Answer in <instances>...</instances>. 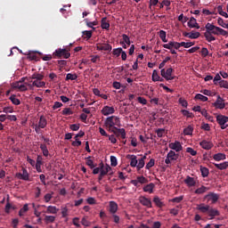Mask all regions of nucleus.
<instances>
[{
  "label": "nucleus",
  "instance_id": "nucleus-1",
  "mask_svg": "<svg viewBox=\"0 0 228 228\" xmlns=\"http://www.w3.org/2000/svg\"><path fill=\"white\" fill-rule=\"evenodd\" d=\"M104 126L105 127H107V129H109L110 133H113V134H116L118 138V136H121L122 140H126V129L118 128L120 127V126H122L120 124V118L117 116L108 117L105 119Z\"/></svg>",
  "mask_w": 228,
  "mask_h": 228
},
{
  "label": "nucleus",
  "instance_id": "nucleus-2",
  "mask_svg": "<svg viewBox=\"0 0 228 228\" xmlns=\"http://www.w3.org/2000/svg\"><path fill=\"white\" fill-rule=\"evenodd\" d=\"M205 28L207 29V31H210L212 35H222L223 37L228 36L227 30H224V28L216 27L211 23H207Z\"/></svg>",
  "mask_w": 228,
  "mask_h": 228
},
{
  "label": "nucleus",
  "instance_id": "nucleus-3",
  "mask_svg": "<svg viewBox=\"0 0 228 228\" xmlns=\"http://www.w3.org/2000/svg\"><path fill=\"white\" fill-rule=\"evenodd\" d=\"M54 58H64L65 60H69L70 58V47L66 46L65 48L56 49L53 53Z\"/></svg>",
  "mask_w": 228,
  "mask_h": 228
},
{
  "label": "nucleus",
  "instance_id": "nucleus-4",
  "mask_svg": "<svg viewBox=\"0 0 228 228\" xmlns=\"http://www.w3.org/2000/svg\"><path fill=\"white\" fill-rule=\"evenodd\" d=\"M172 72H174V69L172 68H168L167 70H165V69L160 70V74L166 81H173V79H175V77L172 76Z\"/></svg>",
  "mask_w": 228,
  "mask_h": 228
},
{
  "label": "nucleus",
  "instance_id": "nucleus-5",
  "mask_svg": "<svg viewBox=\"0 0 228 228\" xmlns=\"http://www.w3.org/2000/svg\"><path fill=\"white\" fill-rule=\"evenodd\" d=\"M216 122L220 125L221 129H227L228 125L226 124L228 122V117L224 115H218L216 116Z\"/></svg>",
  "mask_w": 228,
  "mask_h": 228
},
{
  "label": "nucleus",
  "instance_id": "nucleus-6",
  "mask_svg": "<svg viewBox=\"0 0 228 228\" xmlns=\"http://www.w3.org/2000/svg\"><path fill=\"white\" fill-rule=\"evenodd\" d=\"M22 173H16L15 177L17 179H21V181H29V173H28V169L22 167Z\"/></svg>",
  "mask_w": 228,
  "mask_h": 228
},
{
  "label": "nucleus",
  "instance_id": "nucleus-7",
  "mask_svg": "<svg viewBox=\"0 0 228 228\" xmlns=\"http://www.w3.org/2000/svg\"><path fill=\"white\" fill-rule=\"evenodd\" d=\"M100 174H102V175H108V174L111 175L113 174V172H111V167H110V165L104 166V164L102 162L100 163Z\"/></svg>",
  "mask_w": 228,
  "mask_h": 228
},
{
  "label": "nucleus",
  "instance_id": "nucleus-8",
  "mask_svg": "<svg viewBox=\"0 0 228 228\" xmlns=\"http://www.w3.org/2000/svg\"><path fill=\"white\" fill-rule=\"evenodd\" d=\"M214 106L217 110H224V108H225V101L224 98H221V96L218 95L216 101L214 103Z\"/></svg>",
  "mask_w": 228,
  "mask_h": 228
},
{
  "label": "nucleus",
  "instance_id": "nucleus-9",
  "mask_svg": "<svg viewBox=\"0 0 228 228\" xmlns=\"http://www.w3.org/2000/svg\"><path fill=\"white\" fill-rule=\"evenodd\" d=\"M169 149H172V151H175V152H181L183 151V145H181L180 142H175L169 143Z\"/></svg>",
  "mask_w": 228,
  "mask_h": 228
},
{
  "label": "nucleus",
  "instance_id": "nucleus-10",
  "mask_svg": "<svg viewBox=\"0 0 228 228\" xmlns=\"http://www.w3.org/2000/svg\"><path fill=\"white\" fill-rule=\"evenodd\" d=\"M140 203L146 208H152V201L149 198H145V196H142L139 199Z\"/></svg>",
  "mask_w": 228,
  "mask_h": 228
},
{
  "label": "nucleus",
  "instance_id": "nucleus-11",
  "mask_svg": "<svg viewBox=\"0 0 228 228\" xmlns=\"http://www.w3.org/2000/svg\"><path fill=\"white\" fill-rule=\"evenodd\" d=\"M102 113L104 115V117H108V115H113V113H115V108L104 106L102 110Z\"/></svg>",
  "mask_w": 228,
  "mask_h": 228
},
{
  "label": "nucleus",
  "instance_id": "nucleus-12",
  "mask_svg": "<svg viewBox=\"0 0 228 228\" xmlns=\"http://www.w3.org/2000/svg\"><path fill=\"white\" fill-rule=\"evenodd\" d=\"M126 159L130 160V167H136L138 165V159L136 155H126Z\"/></svg>",
  "mask_w": 228,
  "mask_h": 228
},
{
  "label": "nucleus",
  "instance_id": "nucleus-13",
  "mask_svg": "<svg viewBox=\"0 0 228 228\" xmlns=\"http://www.w3.org/2000/svg\"><path fill=\"white\" fill-rule=\"evenodd\" d=\"M12 88H14V90H20V92H27L28 90V86L22 84H20V82H15L12 84Z\"/></svg>",
  "mask_w": 228,
  "mask_h": 228
},
{
  "label": "nucleus",
  "instance_id": "nucleus-14",
  "mask_svg": "<svg viewBox=\"0 0 228 228\" xmlns=\"http://www.w3.org/2000/svg\"><path fill=\"white\" fill-rule=\"evenodd\" d=\"M113 47L110 44H99L96 46L97 51H111Z\"/></svg>",
  "mask_w": 228,
  "mask_h": 228
},
{
  "label": "nucleus",
  "instance_id": "nucleus-15",
  "mask_svg": "<svg viewBox=\"0 0 228 228\" xmlns=\"http://www.w3.org/2000/svg\"><path fill=\"white\" fill-rule=\"evenodd\" d=\"M185 184L189 187L191 188L197 184V182L195 181V178L188 175L186 176V179L184 180Z\"/></svg>",
  "mask_w": 228,
  "mask_h": 228
},
{
  "label": "nucleus",
  "instance_id": "nucleus-16",
  "mask_svg": "<svg viewBox=\"0 0 228 228\" xmlns=\"http://www.w3.org/2000/svg\"><path fill=\"white\" fill-rule=\"evenodd\" d=\"M211 207L209 205H205L204 203H201L200 205H197L196 209L198 211H200L201 213H208Z\"/></svg>",
  "mask_w": 228,
  "mask_h": 228
},
{
  "label": "nucleus",
  "instance_id": "nucleus-17",
  "mask_svg": "<svg viewBox=\"0 0 228 228\" xmlns=\"http://www.w3.org/2000/svg\"><path fill=\"white\" fill-rule=\"evenodd\" d=\"M208 216H210V220H213V218H215V216H220V211H218L216 208H210L208 209Z\"/></svg>",
  "mask_w": 228,
  "mask_h": 228
},
{
  "label": "nucleus",
  "instance_id": "nucleus-18",
  "mask_svg": "<svg viewBox=\"0 0 228 228\" xmlns=\"http://www.w3.org/2000/svg\"><path fill=\"white\" fill-rule=\"evenodd\" d=\"M207 199H209V200L212 201V204H216V202H218L219 196L216 193L210 192L206 196Z\"/></svg>",
  "mask_w": 228,
  "mask_h": 228
},
{
  "label": "nucleus",
  "instance_id": "nucleus-19",
  "mask_svg": "<svg viewBox=\"0 0 228 228\" xmlns=\"http://www.w3.org/2000/svg\"><path fill=\"white\" fill-rule=\"evenodd\" d=\"M37 126L41 127V129H45V127H47V119L45 117H40Z\"/></svg>",
  "mask_w": 228,
  "mask_h": 228
},
{
  "label": "nucleus",
  "instance_id": "nucleus-20",
  "mask_svg": "<svg viewBox=\"0 0 228 228\" xmlns=\"http://www.w3.org/2000/svg\"><path fill=\"white\" fill-rule=\"evenodd\" d=\"M200 147L202 149H205V151H209L210 149H213V143L208 142V141H202L200 142Z\"/></svg>",
  "mask_w": 228,
  "mask_h": 228
},
{
  "label": "nucleus",
  "instance_id": "nucleus-21",
  "mask_svg": "<svg viewBox=\"0 0 228 228\" xmlns=\"http://www.w3.org/2000/svg\"><path fill=\"white\" fill-rule=\"evenodd\" d=\"M118 211V205L115 201L110 202V213H112V215H115Z\"/></svg>",
  "mask_w": 228,
  "mask_h": 228
},
{
  "label": "nucleus",
  "instance_id": "nucleus-22",
  "mask_svg": "<svg viewBox=\"0 0 228 228\" xmlns=\"http://www.w3.org/2000/svg\"><path fill=\"white\" fill-rule=\"evenodd\" d=\"M204 37H205L206 40L208 42H215V40H216V38L213 36L211 31H209L208 29L204 33Z\"/></svg>",
  "mask_w": 228,
  "mask_h": 228
},
{
  "label": "nucleus",
  "instance_id": "nucleus-23",
  "mask_svg": "<svg viewBox=\"0 0 228 228\" xmlns=\"http://www.w3.org/2000/svg\"><path fill=\"white\" fill-rule=\"evenodd\" d=\"M32 86H36L37 88H45V82L42 80H34L32 82Z\"/></svg>",
  "mask_w": 228,
  "mask_h": 228
},
{
  "label": "nucleus",
  "instance_id": "nucleus-24",
  "mask_svg": "<svg viewBox=\"0 0 228 228\" xmlns=\"http://www.w3.org/2000/svg\"><path fill=\"white\" fill-rule=\"evenodd\" d=\"M154 183H151L143 187V191H145L146 193H152L154 191Z\"/></svg>",
  "mask_w": 228,
  "mask_h": 228
},
{
  "label": "nucleus",
  "instance_id": "nucleus-25",
  "mask_svg": "<svg viewBox=\"0 0 228 228\" xmlns=\"http://www.w3.org/2000/svg\"><path fill=\"white\" fill-rule=\"evenodd\" d=\"M153 202L157 206V208H163L165 206V202H163L161 199H159V197L158 196H155L153 198Z\"/></svg>",
  "mask_w": 228,
  "mask_h": 228
},
{
  "label": "nucleus",
  "instance_id": "nucleus-26",
  "mask_svg": "<svg viewBox=\"0 0 228 228\" xmlns=\"http://www.w3.org/2000/svg\"><path fill=\"white\" fill-rule=\"evenodd\" d=\"M60 211L56 207L54 206H48L45 213H48L49 215H56Z\"/></svg>",
  "mask_w": 228,
  "mask_h": 228
},
{
  "label": "nucleus",
  "instance_id": "nucleus-27",
  "mask_svg": "<svg viewBox=\"0 0 228 228\" xmlns=\"http://www.w3.org/2000/svg\"><path fill=\"white\" fill-rule=\"evenodd\" d=\"M214 166H215L216 168H217L218 170H226V168H227V167H228V161H224V162L220 163V164L214 163Z\"/></svg>",
  "mask_w": 228,
  "mask_h": 228
},
{
  "label": "nucleus",
  "instance_id": "nucleus-28",
  "mask_svg": "<svg viewBox=\"0 0 228 228\" xmlns=\"http://www.w3.org/2000/svg\"><path fill=\"white\" fill-rule=\"evenodd\" d=\"M167 157L170 158L171 161H177V159H179V154H176L174 151H170L167 153Z\"/></svg>",
  "mask_w": 228,
  "mask_h": 228
},
{
  "label": "nucleus",
  "instance_id": "nucleus-29",
  "mask_svg": "<svg viewBox=\"0 0 228 228\" xmlns=\"http://www.w3.org/2000/svg\"><path fill=\"white\" fill-rule=\"evenodd\" d=\"M213 159L215 161H224V159H226V156L224 153H217L213 156Z\"/></svg>",
  "mask_w": 228,
  "mask_h": 228
},
{
  "label": "nucleus",
  "instance_id": "nucleus-30",
  "mask_svg": "<svg viewBox=\"0 0 228 228\" xmlns=\"http://www.w3.org/2000/svg\"><path fill=\"white\" fill-rule=\"evenodd\" d=\"M84 21L86 22L87 28H91L94 30H95V28H94V26H97V24H99L97 20L89 21L88 19H85Z\"/></svg>",
  "mask_w": 228,
  "mask_h": 228
},
{
  "label": "nucleus",
  "instance_id": "nucleus-31",
  "mask_svg": "<svg viewBox=\"0 0 228 228\" xmlns=\"http://www.w3.org/2000/svg\"><path fill=\"white\" fill-rule=\"evenodd\" d=\"M208 190H209V188L202 185L201 187L198 188L194 193H196L197 195H202V193H206L208 191Z\"/></svg>",
  "mask_w": 228,
  "mask_h": 228
},
{
  "label": "nucleus",
  "instance_id": "nucleus-32",
  "mask_svg": "<svg viewBox=\"0 0 228 228\" xmlns=\"http://www.w3.org/2000/svg\"><path fill=\"white\" fill-rule=\"evenodd\" d=\"M101 28H102V29H110V22H108L107 18L102 19Z\"/></svg>",
  "mask_w": 228,
  "mask_h": 228
},
{
  "label": "nucleus",
  "instance_id": "nucleus-33",
  "mask_svg": "<svg viewBox=\"0 0 228 228\" xmlns=\"http://www.w3.org/2000/svg\"><path fill=\"white\" fill-rule=\"evenodd\" d=\"M40 149L42 151L43 156L47 158V156H49V150L47 149V145L44 144V143H41L40 144Z\"/></svg>",
  "mask_w": 228,
  "mask_h": 228
},
{
  "label": "nucleus",
  "instance_id": "nucleus-34",
  "mask_svg": "<svg viewBox=\"0 0 228 228\" xmlns=\"http://www.w3.org/2000/svg\"><path fill=\"white\" fill-rule=\"evenodd\" d=\"M183 134L187 136L193 134V126L189 125L186 128L183 129Z\"/></svg>",
  "mask_w": 228,
  "mask_h": 228
},
{
  "label": "nucleus",
  "instance_id": "nucleus-35",
  "mask_svg": "<svg viewBox=\"0 0 228 228\" xmlns=\"http://www.w3.org/2000/svg\"><path fill=\"white\" fill-rule=\"evenodd\" d=\"M200 170L202 177H208L209 175V169L208 167L200 166Z\"/></svg>",
  "mask_w": 228,
  "mask_h": 228
},
{
  "label": "nucleus",
  "instance_id": "nucleus-36",
  "mask_svg": "<svg viewBox=\"0 0 228 228\" xmlns=\"http://www.w3.org/2000/svg\"><path fill=\"white\" fill-rule=\"evenodd\" d=\"M54 220H56V216H45V224H54Z\"/></svg>",
  "mask_w": 228,
  "mask_h": 228
},
{
  "label": "nucleus",
  "instance_id": "nucleus-37",
  "mask_svg": "<svg viewBox=\"0 0 228 228\" xmlns=\"http://www.w3.org/2000/svg\"><path fill=\"white\" fill-rule=\"evenodd\" d=\"M9 99L15 106H19V104H20V100L17 99L15 94H12Z\"/></svg>",
  "mask_w": 228,
  "mask_h": 228
},
{
  "label": "nucleus",
  "instance_id": "nucleus-38",
  "mask_svg": "<svg viewBox=\"0 0 228 228\" xmlns=\"http://www.w3.org/2000/svg\"><path fill=\"white\" fill-rule=\"evenodd\" d=\"M30 79H35L37 81H42V79H44V75L40 74V73H34L31 77Z\"/></svg>",
  "mask_w": 228,
  "mask_h": 228
},
{
  "label": "nucleus",
  "instance_id": "nucleus-39",
  "mask_svg": "<svg viewBox=\"0 0 228 228\" xmlns=\"http://www.w3.org/2000/svg\"><path fill=\"white\" fill-rule=\"evenodd\" d=\"M29 211V208L28 207V204H25L22 208L19 211V216H24V213H28Z\"/></svg>",
  "mask_w": 228,
  "mask_h": 228
},
{
  "label": "nucleus",
  "instance_id": "nucleus-40",
  "mask_svg": "<svg viewBox=\"0 0 228 228\" xmlns=\"http://www.w3.org/2000/svg\"><path fill=\"white\" fill-rule=\"evenodd\" d=\"M195 99L198 101H201L202 102H208V99L207 96H204L201 94H198L195 95Z\"/></svg>",
  "mask_w": 228,
  "mask_h": 228
},
{
  "label": "nucleus",
  "instance_id": "nucleus-41",
  "mask_svg": "<svg viewBox=\"0 0 228 228\" xmlns=\"http://www.w3.org/2000/svg\"><path fill=\"white\" fill-rule=\"evenodd\" d=\"M77 79V76L76 74L68 73L66 75V81H76Z\"/></svg>",
  "mask_w": 228,
  "mask_h": 228
},
{
  "label": "nucleus",
  "instance_id": "nucleus-42",
  "mask_svg": "<svg viewBox=\"0 0 228 228\" xmlns=\"http://www.w3.org/2000/svg\"><path fill=\"white\" fill-rule=\"evenodd\" d=\"M159 37L160 40H162V42H165V43L167 42V32L165 30H160L159 32Z\"/></svg>",
  "mask_w": 228,
  "mask_h": 228
},
{
  "label": "nucleus",
  "instance_id": "nucleus-43",
  "mask_svg": "<svg viewBox=\"0 0 228 228\" xmlns=\"http://www.w3.org/2000/svg\"><path fill=\"white\" fill-rule=\"evenodd\" d=\"M144 167H145V161L143 160V159H139L137 160V166H136L137 170H142V168H143Z\"/></svg>",
  "mask_w": 228,
  "mask_h": 228
},
{
  "label": "nucleus",
  "instance_id": "nucleus-44",
  "mask_svg": "<svg viewBox=\"0 0 228 228\" xmlns=\"http://www.w3.org/2000/svg\"><path fill=\"white\" fill-rule=\"evenodd\" d=\"M195 24H197V19L191 17L187 23L188 28H193V27H195Z\"/></svg>",
  "mask_w": 228,
  "mask_h": 228
},
{
  "label": "nucleus",
  "instance_id": "nucleus-45",
  "mask_svg": "<svg viewBox=\"0 0 228 228\" xmlns=\"http://www.w3.org/2000/svg\"><path fill=\"white\" fill-rule=\"evenodd\" d=\"M62 115H65L66 117H69V115H74V111L70 108H65L61 111Z\"/></svg>",
  "mask_w": 228,
  "mask_h": 228
},
{
  "label": "nucleus",
  "instance_id": "nucleus-46",
  "mask_svg": "<svg viewBox=\"0 0 228 228\" xmlns=\"http://www.w3.org/2000/svg\"><path fill=\"white\" fill-rule=\"evenodd\" d=\"M217 12L219 15H222V17H225V19H228V14L227 12H224V8L222 7V5H219L217 7Z\"/></svg>",
  "mask_w": 228,
  "mask_h": 228
},
{
  "label": "nucleus",
  "instance_id": "nucleus-47",
  "mask_svg": "<svg viewBox=\"0 0 228 228\" xmlns=\"http://www.w3.org/2000/svg\"><path fill=\"white\" fill-rule=\"evenodd\" d=\"M199 37H200V32H195L193 30L190 32L189 38L197 39Z\"/></svg>",
  "mask_w": 228,
  "mask_h": 228
},
{
  "label": "nucleus",
  "instance_id": "nucleus-48",
  "mask_svg": "<svg viewBox=\"0 0 228 228\" xmlns=\"http://www.w3.org/2000/svg\"><path fill=\"white\" fill-rule=\"evenodd\" d=\"M122 48H115V49H113V51H112V54L114 55V56H117V58H118V56H120V54H122Z\"/></svg>",
  "mask_w": 228,
  "mask_h": 228
},
{
  "label": "nucleus",
  "instance_id": "nucleus-49",
  "mask_svg": "<svg viewBox=\"0 0 228 228\" xmlns=\"http://www.w3.org/2000/svg\"><path fill=\"white\" fill-rule=\"evenodd\" d=\"M122 38H123L124 44H126V45H131V39L129 38V37L127 35L123 34Z\"/></svg>",
  "mask_w": 228,
  "mask_h": 228
},
{
  "label": "nucleus",
  "instance_id": "nucleus-50",
  "mask_svg": "<svg viewBox=\"0 0 228 228\" xmlns=\"http://www.w3.org/2000/svg\"><path fill=\"white\" fill-rule=\"evenodd\" d=\"M180 45H182V47H184L185 49H188V48L191 47L192 45H195V43H193V42H188V43L181 42Z\"/></svg>",
  "mask_w": 228,
  "mask_h": 228
},
{
  "label": "nucleus",
  "instance_id": "nucleus-51",
  "mask_svg": "<svg viewBox=\"0 0 228 228\" xmlns=\"http://www.w3.org/2000/svg\"><path fill=\"white\" fill-rule=\"evenodd\" d=\"M92 157H87L86 165H87V167H89L90 168H94L95 166L94 165V160L91 159Z\"/></svg>",
  "mask_w": 228,
  "mask_h": 228
},
{
  "label": "nucleus",
  "instance_id": "nucleus-52",
  "mask_svg": "<svg viewBox=\"0 0 228 228\" xmlns=\"http://www.w3.org/2000/svg\"><path fill=\"white\" fill-rule=\"evenodd\" d=\"M155 165V160L154 159H151L147 164H146V170H151V168H152V167H154Z\"/></svg>",
  "mask_w": 228,
  "mask_h": 228
},
{
  "label": "nucleus",
  "instance_id": "nucleus-53",
  "mask_svg": "<svg viewBox=\"0 0 228 228\" xmlns=\"http://www.w3.org/2000/svg\"><path fill=\"white\" fill-rule=\"evenodd\" d=\"M182 113L184 117H187L188 118H193V113L190 112L186 110H182Z\"/></svg>",
  "mask_w": 228,
  "mask_h": 228
},
{
  "label": "nucleus",
  "instance_id": "nucleus-54",
  "mask_svg": "<svg viewBox=\"0 0 228 228\" xmlns=\"http://www.w3.org/2000/svg\"><path fill=\"white\" fill-rule=\"evenodd\" d=\"M137 181H139L140 184H145V183H149V180H147V178H145L143 175L137 176Z\"/></svg>",
  "mask_w": 228,
  "mask_h": 228
},
{
  "label": "nucleus",
  "instance_id": "nucleus-55",
  "mask_svg": "<svg viewBox=\"0 0 228 228\" xmlns=\"http://www.w3.org/2000/svg\"><path fill=\"white\" fill-rule=\"evenodd\" d=\"M178 102L183 108H188V102L184 98H179Z\"/></svg>",
  "mask_w": 228,
  "mask_h": 228
},
{
  "label": "nucleus",
  "instance_id": "nucleus-56",
  "mask_svg": "<svg viewBox=\"0 0 228 228\" xmlns=\"http://www.w3.org/2000/svg\"><path fill=\"white\" fill-rule=\"evenodd\" d=\"M157 136L159 138H163V134H165V129L164 128H159L156 130Z\"/></svg>",
  "mask_w": 228,
  "mask_h": 228
},
{
  "label": "nucleus",
  "instance_id": "nucleus-57",
  "mask_svg": "<svg viewBox=\"0 0 228 228\" xmlns=\"http://www.w3.org/2000/svg\"><path fill=\"white\" fill-rule=\"evenodd\" d=\"M220 88H226L228 90V82L227 80H221L219 81Z\"/></svg>",
  "mask_w": 228,
  "mask_h": 228
},
{
  "label": "nucleus",
  "instance_id": "nucleus-58",
  "mask_svg": "<svg viewBox=\"0 0 228 228\" xmlns=\"http://www.w3.org/2000/svg\"><path fill=\"white\" fill-rule=\"evenodd\" d=\"M110 165L111 167H117V165H118V162L117 161V157L110 156Z\"/></svg>",
  "mask_w": 228,
  "mask_h": 228
},
{
  "label": "nucleus",
  "instance_id": "nucleus-59",
  "mask_svg": "<svg viewBox=\"0 0 228 228\" xmlns=\"http://www.w3.org/2000/svg\"><path fill=\"white\" fill-rule=\"evenodd\" d=\"M152 81L156 82L158 79H159V75L158 74V70L154 69L152 73Z\"/></svg>",
  "mask_w": 228,
  "mask_h": 228
},
{
  "label": "nucleus",
  "instance_id": "nucleus-60",
  "mask_svg": "<svg viewBox=\"0 0 228 228\" xmlns=\"http://www.w3.org/2000/svg\"><path fill=\"white\" fill-rule=\"evenodd\" d=\"M84 37H86V38H87V40H89V38L92 37L93 32L92 30H85L82 32Z\"/></svg>",
  "mask_w": 228,
  "mask_h": 228
},
{
  "label": "nucleus",
  "instance_id": "nucleus-61",
  "mask_svg": "<svg viewBox=\"0 0 228 228\" xmlns=\"http://www.w3.org/2000/svg\"><path fill=\"white\" fill-rule=\"evenodd\" d=\"M186 152L191 154V156H197V151L193 150L192 148H187Z\"/></svg>",
  "mask_w": 228,
  "mask_h": 228
},
{
  "label": "nucleus",
  "instance_id": "nucleus-62",
  "mask_svg": "<svg viewBox=\"0 0 228 228\" xmlns=\"http://www.w3.org/2000/svg\"><path fill=\"white\" fill-rule=\"evenodd\" d=\"M184 199L183 196L175 197L173 200H171L172 202H175L176 204H179Z\"/></svg>",
  "mask_w": 228,
  "mask_h": 228
},
{
  "label": "nucleus",
  "instance_id": "nucleus-63",
  "mask_svg": "<svg viewBox=\"0 0 228 228\" xmlns=\"http://www.w3.org/2000/svg\"><path fill=\"white\" fill-rule=\"evenodd\" d=\"M86 202L87 204H90V206H94V204H97V201L92 197L88 198L86 200Z\"/></svg>",
  "mask_w": 228,
  "mask_h": 228
},
{
  "label": "nucleus",
  "instance_id": "nucleus-64",
  "mask_svg": "<svg viewBox=\"0 0 228 228\" xmlns=\"http://www.w3.org/2000/svg\"><path fill=\"white\" fill-rule=\"evenodd\" d=\"M3 113H13V108H12V107H4L3 109Z\"/></svg>",
  "mask_w": 228,
  "mask_h": 228
}]
</instances>
